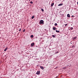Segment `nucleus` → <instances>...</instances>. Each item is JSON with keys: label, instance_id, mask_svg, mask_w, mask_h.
<instances>
[{"label": "nucleus", "instance_id": "9b49d317", "mask_svg": "<svg viewBox=\"0 0 78 78\" xmlns=\"http://www.w3.org/2000/svg\"><path fill=\"white\" fill-rule=\"evenodd\" d=\"M76 37H75L73 38V40H75V39H76Z\"/></svg>", "mask_w": 78, "mask_h": 78}, {"label": "nucleus", "instance_id": "4be33fe9", "mask_svg": "<svg viewBox=\"0 0 78 78\" xmlns=\"http://www.w3.org/2000/svg\"><path fill=\"white\" fill-rule=\"evenodd\" d=\"M23 32H24V31H25V30L24 29L23 30Z\"/></svg>", "mask_w": 78, "mask_h": 78}, {"label": "nucleus", "instance_id": "1a4fd4ad", "mask_svg": "<svg viewBox=\"0 0 78 78\" xmlns=\"http://www.w3.org/2000/svg\"><path fill=\"white\" fill-rule=\"evenodd\" d=\"M8 49V47L6 48L4 50V51H6Z\"/></svg>", "mask_w": 78, "mask_h": 78}, {"label": "nucleus", "instance_id": "c756f323", "mask_svg": "<svg viewBox=\"0 0 78 78\" xmlns=\"http://www.w3.org/2000/svg\"><path fill=\"white\" fill-rule=\"evenodd\" d=\"M30 6H31V5H30Z\"/></svg>", "mask_w": 78, "mask_h": 78}, {"label": "nucleus", "instance_id": "393cba45", "mask_svg": "<svg viewBox=\"0 0 78 78\" xmlns=\"http://www.w3.org/2000/svg\"><path fill=\"white\" fill-rule=\"evenodd\" d=\"M59 53V52L57 51V52L56 53Z\"/></svg>", "mask_w": 78, "mask_h": 78}, {"label": "nucleus", "instance_id": "ddd939ff", "mask_svg": "<svg viewBox=\"0 0 78 78\" xmlns=\"http://www.w3.org/2000/svg\"><path fill=\"white\" fill-rule=\"evenodd\" d=\"M30 37H31L32 38H33V37H34V36H33V35H32L30 36Z\"/></svg>", "mask_w": 78, "mask_h": 78}, {"label": "nucleus", "instance_id": "5701e85b", "mask_svg": "<svg viewBox=\"0 0 78 78\" xmlns=\"http://www.w3.org/2000/svg\"><path fill=\"white\" fill-rule=\"evenodd\" d=\"M21 31V29H20V30H19V31Z\"/></svg>", "mask_w": 78, "mask_h": 78}, {"label": "nucleus", "instance_id": "0eeeda50", "mask_svg": "<svg viewBox=\"0 0 78 78\" xmlns=\"http://www.w3.org/2000/svg\"><path fill=\"white\" fill-rule=\"evenodd\" d=\"M53 5H54V3H52L51 5V7H53Z\"/></svg>", "mask_w": 78, "mask_h": 78}, {"label": "nucleus", "instance_id": "6e6552de", "mask_svg": "<svg viewBox=\"0 0 78 78\" xmlns=\"http://www.w3.org/2000/svg\"><path fill=\"white\" fill-rule=\"evenodd\" d=\"M56 28L55 27H53V30H56Z\"/></svg>", "mask_w": 78, "mask_h": 78}, {"label": "nucleus", "instance_id": "a878e982", "mask_svg": "<svg viewBox=\"0 0 78 78\" xmlns=\"http://www.w3.org/2000/svg\"><path fill=\"white\" fill-rule=\"evenodd\" d=\"M67 24H66L65 25V26H67Z\"/></svg>", "mask_w": 78, "mask_h": 78}, {"label": "nucleus", "instance_id": "9d476101", "mask_svg": "<svg viewBox=\"0 0 78 78\" xmlns=\"http://www.w3.org/2000/svg\"><path fill=\"white\" fill-rule=\"evenodd\" d=\"M56 33H59V32H60V31H59V30H56Z\"/></svg>", "mask_w": 78, "mask_h": 78}, {"label": "nucleus", "instance_id": "f3484780", "mask_svg": "<svg viewBox=\"0 0 78 78\" xmlns=\"http://www.w3.org/2000/svg\"><path fill=\"white\" fill-rule=\"evenodd\" d=\"M54 25L55 26H57V25H58V24H57V23H55Z\"/></svg>", "mask_w": 78, "mask_h": 78}, {"label": "nucleus", "instance_id": "412c9836", "mask_svg": "<svg viewBox=\"0 0 78 78\" xmlns=\"http://www.w3.org/2000/svg\"><path fill=\"white\" fill-rule=\"evenodd\" d=\"M72 17H75V16H73V15H72Z\"/></svg>", "mask_w": 78, "mask_h": 78}, {"label": "nucleus", "instance_id": "dca6fc26", "mask_svg": "<svg viewBox=\"0 0 78 78\" xmlns=\"http://www.w3.org/2000/svg\"><path fill=\"white\" fill-rule=\"evenodd\" d=\"M41 10L43 12H44V9L42 8L41 9Z\"/></svg>", "mask_w": 78, "mask_h": 78}, {"label": "nucleus", "instance_id": "cd10ccee", "mask_svg": "<svg viewBox=\"0 0 78 78\" xmlns=\"http://www.w3.org/2000/svg\"><path fill=\"white\" fill-rule=\"evenodd\" d=\"M61 14H62L61 13L60 14V15H61Z\"/></svg>", "mask_w": 78, "mask_h": 78}, {"label": "nucleus", "instance_id": "c85d7f7f", "mask_svg": "<svg viewBox=\"0 0 78 78\" xmlns=\"http://www.w3.org/2000/svg\"><path fill=\"white\" fill-rule=\"evenodd\" d=\"M72 43H71V44H72Z\"/></svg>", "mask_w": 78, "mask_h": 78}, {"label": "nucleus", "instance_id": "b1692460", "mask_svg": "<svg viewBox=\"0 0 78 78\" xmlns=\"http://www.w3.org/2000/svg\"><path fill=\"white\" fill-rule=\"evenodd\" d=\"M75 47V46H74V45H73L72 46L73 48V47Z\"/></svg>", "mask_w": 78, "mask_h": 78}, {"label": "nucleus", "instance_id": "7ed1b4c3", "mask_svg": "<svg viewBox=\"0 0 78 78\" xmlns=\"http://www.w3.org/2000/svg\"><path fill=\"white\" fill-rule=\"evenodd\" d=\"M40 68H41V69H42V70H44V67H43V66H40Z\"/></svg>", "mask_w": 78, "mask_h": 78}, {"label": "nucleus", "instance_id": "a211bd4d", "mask_svg": "<svg viewBox=\"0 0 78 78\" xmlns=\"http://www.w3.org/2000/svg\"><path fill=\"white\" fill-rule=\"evenodd\" d=\"M52 36L53 37H55V35H52Z\"/></svg>", "mask_w": 78, "mask_h": 78}, {"label": "nucleus", "instance_id": "f03ea898", "mask_svg": "<svg viewBox=\"0 0 78 78\" xmlns=\"http://www.w3.org/2000/svg\"><path fill=\"white\" fill-rule=\"evenodd\" d=\"M41 73L40 71H37V72L36 73L37 75H39L40 73Z\"/></svg>", "mask_w": 78, "mask_h": 78}, {"label": "nucleus", "instance_id": "bb28decb", "mask_svg": "<svg viewBox=\"0 0 78 78\" xmlns=\"http://www.w3.org/2000/svg\"><path fill=\"white\" fill-rule=\"evenodd\" d=\"M62 12V11H60V12H59V13H60V12Z\"/></svg>", "mask_w": 78, "mask_h": 78}, {"label": "nucleus", "instance_id": "20e7f679", "mask_svg": "<svg viewBox=\"0 0 78 78\" xmlns=\"http://www.w3.org/2000/svg\"><path fill=\"white\" fill-rule=\"evenodd\" d=\"M34 43H31V47H33V46H34Z\"/></svg>", "mask_w": 78, "mask_h": 78}, {"label": "nucleus", "instance_id": "423d86ee", "mask_svg": "<svg viewBox=\"0 0 78 78\" xmlns=\"http://www.w3.org/2000/svg\"><path fill=\"white\" fill-rule=\"evenodd\" d=\"M63 5V4H62V3H61V4H59L58 5V6H62V5Z\"/></svg>", "mask_w": 78, "mask_h": 78}, {"label": "nucleus", "instance_id": "2eb2a0df", "mask_svg": "<svg viewBox=\"0 0 78 78\" xmlns=\"http://www.w3.org/2000/svg\"><path fill=\"white\" fill-rule=\"evenodd\" d=\"M63 69H67V67H63Z\"/></svg>", "mask_w": 78, "mask_h": 78}, {"label": "nucleus", "instance_id": "6ab92c4d", "mask_svg": "<svg viewBox=\"0 0 78 78\" xmlns=\"http://www.w3.org/2000/svg\"><path fill=\"white\" fill-rule=\"evenodd\" d=\"M30 3H31V4H33V2L32 1L30 2Z\"/></svg>", "mask_w": 78, "mask_h": 78}, {"label": "nucleus", "instance_id": "aec40b11", "mask_svg": "<svg viewBox=\"0 0 78 78\" xmlns=\"http://www.w3.org/2000/svg\"><path fill=\"white\" fill-rule=\"evenodd\" d=\"M70 30H73V27H71L70 28Z\"/></svg>", "mask_w": 78, "mask_h": 78}, {"label": "nucleus", "instance_id": "4468645a", "mask_svg": "<svg viewBox=\"0 0 78 78\" xmlns=\"http://www.w3.org/2000/svg\"><path fill=\"white\" fill-rule=\"evenodd\" d=\"M34 17V16H33L32 17V19H33Z\"/></svg>", "mask_w": 78, "mask_h": 78}, {"label": "nucleus", "instance_id": "f257e3e1", "mask_svg": "<svg viewBox=\"0 0 78 78\" xmlns=\"http://www.w3.org/2000/svg\"><path fill=\"white\" fill-rule=\"evenodd\" d=\"M40 24H42L44 25V21L43 20H41L39 22Z\"/></svg>", "mask_w": 78, "mask_h": 78}, {"label": "nucleus", "instance_id": "f8f14e48", "mask_svg": "<svg viewBox=\"0 0 78 78\" xmlns=\"http://www.w3.org/2000/svg\"><path fill=\"white\" fill-rule=\"evenodd\" d=\"M61 15V17H64V14H62Z\"/></svg>", "mask_w": 78, "mask_h": 78}, {"label": "nucleus", "instance_id": "39448f33", "mask_svg": "<svg viewBox=\"0 0 78 78\" xmlns=\"http://www.w3.org/2000/svg\"><path fill=\"white\" fill-rule=\"evenodd\" d=\"M67 17L69 18L70 17V14H67Z\"/></svg>", "mask_w": 78, "mask_h": 78}]
</instances>
